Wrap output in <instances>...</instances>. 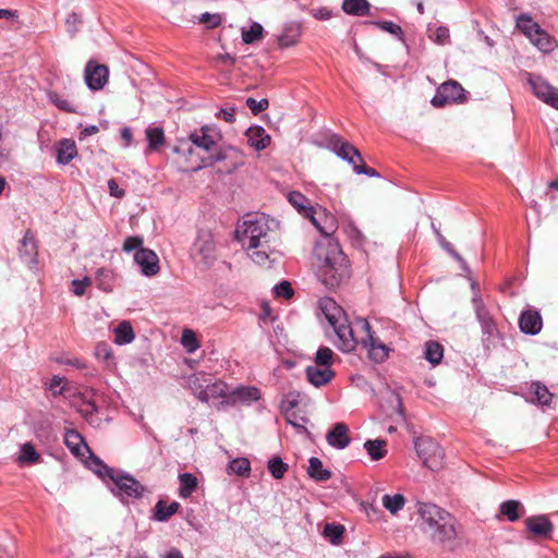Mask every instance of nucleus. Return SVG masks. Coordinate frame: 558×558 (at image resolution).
Returning <instances> with one entry per match:
<instances>
[{
    "mask_svg": "<svg viewBox=\"0 0 558 558\" xmlns=\"http://www.w3.org/2000/svg\"><path fill=\"white\" fill-rule=\"evenodd\" d=\"M319 307L337 335L338 349L342 352L354 351L361 339L355 336L353 327L348 323V319L345 317L341 318L342 310L329 298L322 299Z\"/></svg>",
    "mask_w": 558,
    "mask_h": 558,
    "instance_id": "3",
    "label": "nucleus"
},
{
    "mask_svg": "<svg viewBox=\"0 0 558 558\" xmlns=\"http://www.w3.org/2000/svg\"><path fill=\"white\" fill-rule=\"evenodd\" d=\"M181 344L187 353H194L199 348V341L192 329H184L181 336Z\"/></svg>",
    "mask_w": 558,
    "mask_h": 558,
    "instance_id": "50",
    "label": "nucleus"
},
{
    "mask_svg": "<svg viewBox=\"0 0 558 558\" xmlns=\"http://www.w3.org/2000/svg\"><path fill=\"white\" fill-rule=\"evenodd\" d=\"M476 317L482 326L483 333L488 332V310L486 308L482 298L474 294L472 299Z\"/></svg>",
    "mask_w": 558,
    "mask_h": 558,
    "instance_id": "40",
    "label": "nucleus"
},
{
    "mask_svg": "<svg viewBox=\"0 0 558 558\" xmlns=\"http://www.w3.org/2000/svg\"><path fill=\"white\" fill-rule=\"evenodd\" d=\"M77 156V147L73 140L63 138L57 144V161L61 165L70 163Z\"/></svg>",
    "mask_w": 558,
    "mask_h": 558,
    "instance_id": "25",
    "label": "nucleus"
},
{
    "mask_svg": "<svg viewBox=\"0 0 558 558\" xmlns=\"http://www.w3.org/2000/svg\"><path fill=\"white\" fill-rule=\"evenodd\" d=\"M387 442L383 439L367 440L364 448L373 461H378L387 454Z\"/></svg>",
    "mask_w": 558,
    "mask_h": 558,
    "instance_id": "38",
    "label": "nucleus"
},
{
    "mask_svg": "<svg viewBox=\"0 0 558 558\" xmlns=\"http://www.w3.org/2000/svg\"><path fill=\"white\" fill-rule=\"evenodd\" d=\"M235 233L238 241L255 264L265 265L276 253L278 240L265 215L248 216L238 227Z\"/></svg>",
    "mask_w": 558,
    "mask_h": 558,
    "instance_id": "1",
    "label": "nucleus"
},
{
    "mask_svg": "<svg viewBox=\"0 0 558 558\" xmlns=\"http://www.w3.org/2000/svg\"><path fill=\"white\" fill-rule=\"evenodd\" d=\"M109 69L96 61H88L85 68V82L92 90L102 89L108 82Z\"/></svg>",
    "mask_w": 558,
    "mask_h": 558,
    "instance_id": "12",
    "label": "nucleus"
},
{
    "mask_svg": "<svg viewBox=\"0 0 558 558\" xmlns=\"http://www.w3.org/2000/svg\"><path fill=\"white\" fill-rule=\"evenodd\" d=\"M553 399V393L548 390V388L539 383L534 381L531 384L527 392L526 400L532 403H537L541 405H549Z\"/></svg>",
    "mask_w": 558,
    "mask_h": 558,
    "instance_id": "21",
    "label": "nucleus"
},
{
    "mask_svg": "<svg viewBox=\"0 0 558 558\" xmlns=\"http://www.w3.org/2000/svg\"><path fill=\"white\" fill-rule=\"evenodd\" d=\"M108 190H109V194L117 198H122L125 195L124 190L119 186L116 179H110L108 181Z\"/></svg>",
    "mask_w": 558,
    "mask_h": 558,
    "instance_id": "62",
    "label": "nucleus"
},
{
    "mask_svg": "<svg viewBox=\"0 0 558 558\" xmlns=\"http://www.w3.org/2000/svg\"><path fill=\"white\" fill-rule=\"evenodd\" d=\"M230 392L228 385L222 380H216L206 385L205 391L201 392L199 401L209 402L214 401V405L218 411L225 410L230 407L226 401L229 400Z\"/></svg>",
    "mask_w": 558,
    "mask_h": 558,
    "instance_id": "9",
    "label": "nucleus"
},
{
    "mask_svg": "<svg viewBox=\"0 0 558 558\" xmlns=\"http://www.w3.org/2000/svg\"><path fill=\"white\" fill-rule=\"evenodd\" d=\"M234 112V108H223L218 112L217 117L228 123H233L235 121Z\"/></svg>",
    "mask_w": 558,
    "mask_h": 558,
    "instance_id": "64",
    "label": "nucleus"
},
{
    "mask_svg": "<svg viewBox=\"0 0 558 558\" xmlns=\"http://www.w3.org/2000/svg\"><path fill=\"white\" fill-rule=\"evenodd\" d=\"M191 256L197 265L208 268L216 260V242L209 230H199L191 248Z\"/></svg>",
    "mask_w": 558,
    "mask_h": 558,
    "instance_id": "7",
    "label": "nucleus"
},
{
    "mask_svg": "<svg viewBox=\"0 0 558 558\" xmlns=\"http://www.w3.org/2000/svg\"><path fill=\"white\" fill-rule=\"evenodd\" d=\"M276 296L283 298L286 300H289L293 296V289L289 281H281L280 283L276 284L274 288Z\"/></svg>",
    "mask_w": 558,
    "mask_h": 558,
    "instance_id": "56",
    "label": "nucleus"
},
{
    "mask_svg": "<svg viewBox=\"0 0 558 558\" xmlns=\"http://www.w3.org/2000/svg\"><path fill=\"white\" fill-rule=\"evenodd\" d=\"M522 505L517 500H507L499 507V513L496 514L497 519L506 517L510 522H514L520 518L519 510Z\"/></svg>",
    "mask_w": 558,
    "mask_h": 558,
    "instance_id": "36",
    "label": "nucleus"
},
{
    "mask_svg": "<svg viewBox=\"0 0 558 558\" xmlns=\"http://www.w3.org/2000/svg\"><path fill=\"white\" fill-rule=\"evenodd\" d=\"M245 104H246L247 108L252 111V113L255 116L267 110L269 107V101L267 98L256 100L255 98L248 97L246 99Z\"/></svg>",
    "mask_w": 558,
    "mask_h": 558,
    "instance_id": "54",
    "label": "nucleus"
},
{
    "mask_svg": "<svg viewBox=\"0 0 558 558\" xmlns=\"http://www.w3.org/2000/svg\"><path fill=\"white\" fill-rule=\"evenodd\" d=\"M71 284L73 293L77 296H82L85 293L86 288L92 284V279L89 277H84L81 280L74 279Z\"/></svg>",
    "mask_w": 558,
    "mask_h": 558,
    "instance_id": "58",
    "label": "nucleus"
},
{
    "mask_svg": "<svg viewBox=\"0 0 558 558\" xmlns=\"http://www.w3.org/2000/svg\"><path fill=\"white\" fill-rule=\"evenodd\" d=\"M62 381H63V378L58 375H54L51 378L49 389L52 391L53 396L62 395L63 388L58 389L61 386Z\"/></svg>",
    "mask_w": 558,
    "mask_h": 558,
    "instance_id": "63",
    "label": "nucleus"
},
{
    "mask_svg": "<svg viewBox=\"0 0 558 558\" xmlns=\"http://www.w3.org/2000/svg\"><path fill=\"white\" fill-rule=\"evenodd\" d=\"M89 454L88 460L86 461L87 466L94 471L100 478L104 481H108L116 472V469H112L104 463L97 456H95L92 450L87 452Z\"/></svg>",
    "mask_w": 558,
    "mask_h": 558,
    "instance_id": "28",
    "label": "nucleus"
},
{
    "mask_svg": "<svg viewBox=\"0 0 558 558\" xmlns=\"http://www.w3.org/2000/svg\"><path fill=\"white\" fill-rule=\"evenodd\" d=\"M267 469L274 478L280 480L288 472L289 465L281 458L274 457L268 460Z\"/></svg>",
    "mask_w": 558,
    "mask_h": 558,
    "instance_id": "46",
    "label": "nucleus"
},
{
    "mask_svg": "<svg viewBox=\"0 0 558 558\" xmlns=\"http://www.w3.org/2000/svg\"><path fill=\"white\" fill-rule=\"evenodd\" d=\"M526 530L535 537L551 538L554 525L546 515L529 517L524 521Z\"/></svg>",
    "mask_w": 558,
    "mask_h": 558,
    "instance_id": "16",
    "label": "nucleus"
},
{
    "mask_svg": "<svg viewBox=\"0 0 558 558\" xmlns=\"http://www.w3.org/2000/svg\"><path fill=\"white\" fill-rule=\"evenodd\" d=\"M371 4L367 0H343L342 10L353 16H365L369 13Z\"/></svg>",
    "mask_w": 558,
    "mask_h": 558,
    "instance_id": "32",
    "label": "nucleus"
},
{
    "mask_svg": "<svg viewBox=\"0 0 558 558\" xmlns=\"http://www.w3.org/2000/svg\"><path fill=\"white\" fill-rule=\"evenodd\" d=\"M517 27L529 38L535 37L543 28L532 17L521 14L517 20Z\"/></svg>",
    "mask_w": 558,
    "mask_h": 558,
    "instance_id": "35",
    "label": "nucleus"
},
{
    "mask_svg": "<svg viewBox=\"0 0 558 558\" xmlns=\"http://www.w3.org/2000/svg\"><path fill=\"white\" fill-rule=\"evenodd\" d=\"M328 143L338 157L348 161L353 167L357 162H362V155L360 150L340 135L332 134L328 138Z\"/></svg>",
    "mask_w": 558,
    "mask_h": 558,
    "instance_id": "11",
    "label": "nucleus"
},
{
    "mask_svg": "<svg viewBox=\"0 0 558 558\" xmlns=\"http://www.w3.org/2000/svg\"><path fill=\"white\" fill-rule=\"evenodd\" d=\"M519 327L525 335L535 336L539 333L543 327L539 312L532 307L522 311L519 317Z\"/></svg>",
    "mask_w": 558,
    "mask_h": 558,
    "instance_id": "15",
    "label": "nucleus"
},
{
    "mask_svg": "<svg viewBox=\"0 0 558 558\" xmlns=\"http://www.w3.org/2000/svg\"><path fill=\"white\" fill-rule=\"evenodd\" d=\"M179 496L186 499L192 496L198 486L197 477L192 473H181L179 475Z\"/></svg>",
    "mask_w": 558,
    "mask_h": 558,
    "instance_id": "31",
    "label": "nucleus"
},
{
    "mask_svg": "<svg viewBox=\"0 0 558 558\" xmlns=\"http://www.w3.org/2000/svg\"><path fill=\"white\" fill-rule=\"evenodd\" d=\"M326 441L332 448L342 450L350 445L349 427L345 423H336L326 434Z\"/></svg>",
    "mask_w": 558,
    "mask_h": 558,
    "instance_id": "18",
    "label": "nucleus"
},
{
    "mask_svg": "<svg viewBox=\"0 0 558 558\" xmlns=\"http://www.w3.org/2000/svg\"><path fill=\"white\" fill-rule=\"evenodd\" d=\"M96 286L104 292H111L113 289V272L107 268H99L95 276Z\"/></svg>",
    "mask_w": 558,
    "mask_h": 558,
    "instance_id": "39",
    "label": "nucleus"
},
{
    "mask_svg": "<svg viewBox=\"0 0 558 558\" xmlns=\"http://www.w3.org/2000/svg\"><path fill=\"white\" fill-rule=\"evenodd\" d=\"M108 481H110L108 486L111 493L123 502H128L130 499H138L145 492V487L136 478L120 470H116Z\"/></svg>",
    "mask_w": 558,
    "mask_h": 558,
    "instance_id": "5",
    "label": "nucleus"
},
{
    "mask_svg": "<svg viewBox=\"0 0 558 558\" xmlns=\"http://www.w3.org/2000/svg\"><path fill=\"white\" fill-rule=\"evenodd\" d=\"M135 263L141 267L142 274L151 277L159 272V258L157 254L149 248H140L134 254Z\"/></svg>",
    "mask_w": 558,
    "mask_h": 558,
    "instance_id": "14",
    "label": "nucleus"
},
{
    "mask_svg": "<svg viewBox=\"0 0 558 558\" xmlns=\"http://www.w3.org/2000/svg\"><path fill=\"white\" fill-rule=\"evenodd\" d=\"M424 357L433 366L440 364L444 357V347L437 341H427L425 343Z\"/></svg>",
    "mask_w": 558,
    "mask_h": 558,
    "instance_id": "33",
    "label": "nucleus"
},
{
    "mask_svg": "<svg viewBox=\"0 0 558 558\" xmlns=\"http://www.w3.org/2000/svg\"><path fill=\"white\" fill-rule=\"evenodd\" d=\"M531 43L536 46L541 51L547 53L554 50L556 46L555 39L542 29L535 37H532Z\"/></svg>",
    "mask_w": 558,
    "mask_h": 558,
    "instance_id": "41",
    "label": "nucleus"
},
{
    "mask_svg": "<svg viewBox=\"0 0 558 558\" xmlns=\"http://www.w3.org/2000/svg\"><path fill=\"white\" fill-rule=\"evenodd\" d=\"M323 283L333 289L350 277V262L338 244L329 243L324 263L319 268Z\"/></svg>",
    "mask_w": 558,
    "mask_h": 558,
    "instance_id": "4",
    "label": "nucleus"
},
{
    "mask_svg": "<svg viewBox=\"0 0 558 558\" xmlns=\"http://www.w3.org/2000/svg\"><path fill=\"white\" fill-rule=\"evenodd\" d=\"M263 34H264L263 26L259 23L254 22V23H252V25L250 26L248 29H245V28L242 29V40L245 44H253L257 40H260L263 38Z\"/></svg>",
    "mask_w": 558,
    "mask_h": 558,
    "instance_id": "49",
    "label": "nucleus"
},
{
    "mask_svg": "<svg viewBox=\"0 0 558 558\" xmlns=\"http://www.w3.org/2000/svg\"><path fill=\"white\" fill-rule=\"evenodd\" d=\"M333 352L328 347H320L315 356L316 366L330 367L332 364Z\"/></svg>",
    "mask_w": 558,
    "mask_h": 558,
    "instance_id": "52",
    "label": "nucleus"
},
{
    "mask_svg": "<svg viewBox=\"0 0 558 558\" xmlns=\"http://www.w3.org/2000/svg\"><path fill=\"white\" fill-rule=\"evenodd\" d=\"M209 132L210 129L208 126H203L199 131L193 132L190 135V140L197 147L209 151L216 145V140Z\"/></svg>",
    "mask_w": 558,
    "mask_h": 558,
    "instance_id": "27",
    "label": "nucleus"
},
{
    "mask_svg": "<svg viewBox=\"0 0 558 558\" xmlns=\"http://www.w3.org/2000/svg\"><path fill=\"white\" fill-rule=\"evenodd\" d=\"M135 338L132 325L128 320L121 322L114 328V342L117 344H128L131 343Z\"/></svg>",
    "mask_w": 558,
    "mask_h": 558,
    "instance_id": "34",
    "label": "nucleus"
},
{
    "mask_svg": "<svg viewBox=\"0 0 558 558\" xmlns=\"http://www.w3.org/2000/svg\"><path fill=\"white\" fill-rule=\"evenodd\" d=\"M429 38L438 45L449 43L450 34L446 26H438L434 32L429 29Z\"/></svg>",
    "mask_w": 558,
    "mask_h": 558,
    "instance_id": "55",
    "label": "nucleus"
},
{
    "mask_svg": "<svg viewBox=\"0 0 558 558\" xmlns=\"http://www.w3.org/2000/svg\"><path fill=\"white\" fill-rule=\"evenodd\" d=\"M95 354L102 361H108L113 356L110 345L106 342H99L96 345Z\"/></svg>",
    "mask_w": 558,
    "mask_h": 558,
    "instance_id": "59",
    "label": "nucleus"
},
{
    "mask_svg": "<svg viewBox=\"0 0 558 558\" xmlns=\"http://www.w3.org/2000/svg\"><path fill=\"white\" fill-rule=\"evenodd\" d=\"M288 199L290 204L298 209L299 213H303L306 217L311 218L312 222L316 226L322 234L328 236L333 233V221L331 220L328 226H320L317 219L312 216L313 208L308 206V199L302 193L293 191L289 193Z\"/></svg>",
    "mask_w": 558,
    "mask_h": 558,
    "instance_id": "10",
    "label": "nucleus"
},
{
    "mask_svg": "<svg viewBox=\"0 0 558 558\" xmlns=\"http://www.w3.org/2000/svg\"><path fill=\"white\" fill-rule=\"evenodd\" d=\"M189 388L192 390L193 395L199 400V396L202 391H205L207 380L205 378V374L196 373L191 375L187 378Z\"/></svg>",
    "mask_w": 558,
    "mask_h": 558,
    "instance_id": "48",
    "label": "nucleus"
},
{
    "mask_svg": "<svg viewBox=\"0 0 558 558\" xmlns=\"http://www.w3.org/2000/svg\"><path fill=\"white\" fill-rule=\"evenodd\" d=\"M146 138L148 142L147 151H156L166 143L165 132L161 128H148Z\"/></svg>",
    "mask_w": 558,
    "mask_h": 558,
    "instance_id": "37",
    "label": "nucleus"
},
{
    "mask_svg": "<svg viewBox=\"0 0 558 558\" xmlns=\"http://www.w3.org/2000/svg\"><path fill=\"white\" fill-rule=\"evenodd\" d=\"M344 527L341 524L326 523L323 530V536L332 545H339L342 542Z\"/></svg>",
    "mask_w": 558,
    "mask_h": 558,
    "instance_id": "42",
    "label": "nucleus"
},
{
    "mask_svg": "<svg viewBox=\"0 0 558 558\" xmlns=\"http://www.w3.org/2000/svg\"><path fill=\"white\" fill-rule=\"evenodd\" d=\"M307 475L315 482H326L331 477V472L323 466V462L317 457L308 460Z\"/></svg>",
    "mask_w": 558,
    "mask_h": 558,
    "instance_id": "29",
    "label": "nucleus"
},
{
    "mask_svg": "<svg viewBox=\"0 0 558 558\" xmlns=\"http://www.w3.org/2000/svg\"><path fill=\"white\" fill-rule=\"evenodd\" d=\"M246 135L250 146L258 151L266 149L270 145L271 137L263 126H251L247 130Z\"/></svg>",
    "mask_w": 558,
    "mask_h": 558,
    "instance_id": "23",
    "label": "nucleus"
},
{
    "mask_svg": "<svg viewBox=\"0 0 558 558\" xmlns=\"http://www.w3.org/2000/svg\"><path fill=\"white\" fill-rule=\"evenodd\" d=\"M355 325L360 327L364 332L365 337L361 338L360 343L367 350L372 347H378L385 344L378 337L375 336V332L372 330V327L367 319L360 318L356 320Z\"/></svg>",
    "mask_w": 558,
    "mask_h": 558,
    "instance_id": "30",
    "label": "nucleus"
},
{
    "mask_svg": "<svg viewBox=\"0 0 558 558\" xmlns=\"http://www.w3.org/2000/svg\"><path fill=\"white\" fill-rule=\"evenodd\" d=\"M199 21L207 25L209 28L218 27L221 24V16L219 14L203 13Z\"/></svg>",
    "mask_w": 558,
    "mask_h": 558,
    "instance_id": "60",
    "label": "nucleus"
},
{
    "mask_svg": "<svg viewBox=\"0 0 558 558\" xmlns=\"http://www.w3.org/2000/svg\"><path fill=\"white\" fill-rule=\"evenodd\" d=\"M390 349L386 345L372 347L367 349L368 357L375 363H383L389 356Z\"/></svg>",
    "mask_w": 558,
    "mask_h": 558,
    "instance_id": "53",
    "label": "nucleus"
},
{
    "mask_svg": "<svg viewBox=\"0 0 558 558\" xmlns=\"http://www.w3.org/2000/svg\"><path fill=\"white\" fill-rule=\"evenodd\" d=\"M414 447L424 466L432 471L442 468L445 453L437 441L430 437H417Z\"/></svg>",
    "mask_w": 558,
    "mask_h": 558,
    "instance_id": "6",
    "label": "nucleus"
},
{
    "mask_svg": "<svg viewBox=\"0 0 558 558\" xmlns=\"http://www.w3.org/2000/svg\"><path fill=\"white\" fill-rule=\"evenodd\" d=\"M143 243L144 240L140 235L128 236L123 243V251L126 253H130L134 250L138 251L140 248H144Z\"/></svg>",
    "mask_w": 558,
    "mask_h": 558,
    "instance_id": "57",
    "label": "nucleus"
},
{
    "mask_svg": "<svg viewBox=\"0 0 558 558\" xmlns=\"http://www.w3.org/2000/svg\"><path fill=\"white\" fill-rule=\"evenodd\" d=\"M405 498L401 494L396 495H384L383 506L392 514H396L399 510L404 507Z\"/></svg>",
    "mask_w": 558,
    "mask_h": 558,
    "instance_id": "43",
    "label": "nucleus"
},
{
    "mask_svg": "<svg viewBox=\"0 0 558 558\" xmlns=\"http://www.w3.org/2000/svg\"><path fill=\"white\" fill-rule=\"evenodd\" d=\"M417 512L433 541L446 543L456 538V519L448 511L435 504L420 502Z\"/></svg>",
    "mask_w": 558,
    "mask_h": 558,
    "instance_id": "2",
    "label": "nucleus"
},
{
    "mask_svg": "<svg viewBox=\"0 0 558 558\" xmlns=\"http://www.w3.org/2000/svg\"><path fill=\"white\" fill-rule=\"evenodd\" d=\"M465 100V90L460 83L449 80L437 88L430 100L435 108H442L447 105L460 104Z\"/></svg>",
    "mask_w": 558,
    "mask_h": 558,
    "instance_id": "8",
    "label": "nucleus"
},
{
    "mask_svg": "<svg viewBox=\"0 0 558 558\" xmlns=\"http://www.w3.org/2000/svg\"><path fill=\"white\" fill-rule=\"evenodd\" d=\"M302 35V25L298 22L286 24L283 32L278 37V45L281 48H289L299 43Z\"/></svg>",
    "mask_w": 558,
    "mask_h": 558,
    "instance_id": "24",
    "label": "nucleus"
},
{
    "mask_svg": "<svg viewBox=\"0 0 558 558\" xmlns=\"http://www.w3.org/2000/svg\"><path fill=\"white\" fill-rule=\"evenodd\" d=\"M228 469L230 473L247 477L251 472V462L246 458H236L229 463Z\"/></svg>",
    "mask_w": 558,
    "mask_h": 558,
    "instance_id": "44",
    "label": "nucleus"
},
{
    "mask_svg": "<svg viewBox=\"0 0 558 558\" xmlns=\"http://www.w3.org/2000/svg\"><path fill=\"white\" fill-rule=\"evenodd\" d=\"M179 509L180 504L178 501L168 504L166 500L160 499L154 507V519L159 522H166L175 514Z\"/></svg>",
    "mask_w": 558,
    "mask_h": 558,
    "instance_id": "26",
    "label": "nucleus"
},
{
    "mask_svg": "<svg viewBox=\"0 0 558 558\" xmlns=\"http://www.w3.org/2000/svg\"><path fill=\"white\" fill-rule=\"evenodd\" d=\"M40 460V454L36 451L31 442H25L21 447V454L19 461L21 463L35 464Z\"/></svg>",
    "mask_w": 558,
    "mask_h": 558,
    "instance_id": "47",
    "label": "nucleus"
},
{
    "mask_svg": "<svg viewBox=\"0 0 558 558\" xmlns=\"http://www.w3.org/2000/svg\"><path fill=\"white\" fill-rule=\"evenodd\" d=\"M48 100L54 105L59 110L66 113H76L75 107L65 98H63L57 92H48L47 94Z\"/></svg>",
    "mask_w": 558,
    "mask_h": 558,
    "instance_id": "45",
    "label": "nucleus"
},
{
    "mask_svg": "<svg viewBox=\"0 0 558 558\" xmlns=\"http://www.w3.org/2000/svg\"><path fill=\"white\" fill-rule=\"evenodd\" d=\"M305 374L308 381L316 387L328 384L335 377V372L330 367H320L316 365L307 366Z\"/></svg>",
    "mask_w": 558,
    "mask_h": 558,
    "instance_id": "22",
    "label": "nucleus"
},
{
    "mask_svg": "<svg viewBox=\"0 0 558 558\" xmlns=\"http://www.w3.org/2000/svg\"><path fill=\"white\" fill-rule=\"evenodd\" d=\"M527 82L534 95L547 105H550L558 89L551 86L539 75L529 74Z\"/></svg>",
    "mask_w": 558,
    "mask_h": 558,
    "instance_id": "17",
    "label": "nucleus"
},
{
    "mask_svg": "<svg viewBox=\"0 0 558 558\" xmlns=\"http://www.w3.org/2000/svg\"><path fill=\"white\" fill-rule=\"evenodd\" d=\"M371 24L375 25L376 27L380 28L384 32H387L393 36H396L399 40L404 41V33L398 24L391 22V21H375L371 22Z\"/></svg>",
    "mask_w": 558,
    "mask_h": 558,
    "instance_id": "51",
    "label": "nucleus"
},
{
    "mask_svg": "<svg viewBox=\"0 0 558 558\" xmlns=\"http://www.w3.org/2000/svg\"><path fill=\"white\" fill-rule=\"evenodd\" d=\"M64 444L71 453L77 458L85 457V453L90 450L83 436L75 429H68L65 432Z\"/></svg>",
    "mask_w": 558,
    "mask_h": 558,
    "instance_id": "19",
    "label": "nucleus"
},
{
    "mask_svg": "<svg viewBox=\"0 0 558 558\" xmlns=\"http://www.w3.org/2000/svg\"><path fill=\"white\" fill-rule=\"evenodd\" d=\"M353 170L357 174H366L372 178L379 177V173L374 168L367 167L363 159L362 162H357L356 165H354Z\"/></svg>",
    "mask_w": 558,
    "mask_h": 558,
    "instance_id": "61",
    "label": "nucleus"
},
{
    "mask_svg": "<svg viewBox=\"0 0 558 558\" xmlns=\"http://www.w3.org/2000/svg\"><path fill=\"white\" fill-rule=\"evenodd\" d=\"M20 258L29 267H35L38 263V245L35 234L31 230H26L19 246Z\"/></svg>",
    "mask_w": 558,
    "mask_h": 558,
    "instance_id": "13",
    "label": "nucleus"
},
{
    "mask_svg": "<svg viewBox=\"0 0 558 558\" xmlns=\"http://www.w3.org/2000/svg\"><path fill=\"white\" fill-rule=\"evenodd\" d=\"M260 398V391L256 387L252 386H240L234 390L230 391L229 400L226 401L230 407L235 405L239 401L248 402L257 401Z\"/></svg>",
    "mask_w": 558,
    "mask_h": 558,
    "instance_id": "20",
    "label": "nucleus"
}]
</instances>
